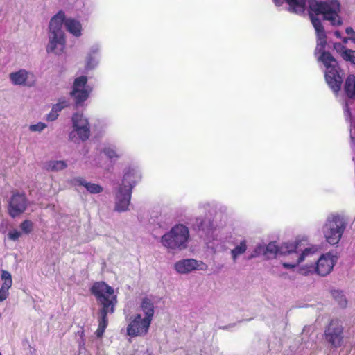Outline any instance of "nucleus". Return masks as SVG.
Wrapping results in <instances>:
<instances>
[{
    "mask_svg": "<svg viewBox=\"0 0 355 355\" xmlns=\"http://www.w3.org/2000/svg\"><path fill=\"white\" fill-rule=\"evenodd\" d=\"M308 3L309 17L316 35L315 56L325 67L326 83L335 95L338 96L343 76L336 60L326 50L327 34L322 20L318 16L321 15L324 20L328 21L333 26H340L343 23L340 15L341 6L338 0H309Z\"/></svg>",
    "mask_w": 355,
    "mask_h": 355,
    "instance_id": "f257e3e1",
    "label": "nucleus"
},
{
    "mask_svg": "<svg viewBox=\"0 0 355 355\" xmlns=\"http://www.w3.org/2000/svg\"><path fill=\"white\" fill-rule=\"evenodd\" d=\"M73 37L83 35V27L80 20L74 17H67L64 11L60 10L50 19L48 26V43L46 51L57 55L63 54L67 45V37L64 30Z\"/></svg>",
    "mask_w": 355,
    "mask_h": 355,
    "instance_id": "f03ea898",
    "label": "nucleus"
},
{
    "mask_svg": "<svg viewBox=\"0 0 355 355\" xmlns=\"http://www.w3.org/2000/svg\"><path fill=\"white\" fill-rule=\"evenodd\" d=\"M319 249L316 245H309L302 250L298 244L284 243L280 248V253L284 255L282 264L286 269L292 270L297 266L300 268L302 264L311 261Z\"/></svg>",
    "mask_w": 355,
    "mask_h": 355,
    "instance_id": "7ed1b4c3",
    "label": "nucleus"
},
{
    "mask_svg": "<svg viewBox=\"0 0 355 355\" xmlns=\"http://www.w3.org/2000/svg\"><path fill=\"white\" fill-rule=\"evenodd\" d=\"M190 234L183 224H176L160 238L162 245L169 252L182 251L188 248Z\"/></svg>",
    "mask_w": 355,
    "mask_h": 355,
    "instance_id": "20e7f679",
    "label": "nucleus"
},
{
    "mask_svg": "<svg viewBox=\"0 0 355 355\" xmlns=\"http://www.w3.org/2000/svg\"><path fill=\"white\" fill-rule=\"evenodd\" d=\"M336 262L337 257L333 252H329L320 255L317 261L313 257L311 261L302 264L298 270L304 275L316 273L320 276H326L332 271Z\"/></svg>",
    "mask_w": 355,
    "mask_h": 355,
    "instance_id": "39448f33",
    "label": "nucleus"
},
{
    "mask_svg": "<svg viewBox=\"0 0 355 355\" xmlns=\"http://www.w3.org/2000/svg\"><path fill=\"white\" fill-rule=\"evenodd\" d=\"M92 293L98 302L102 305L101 312L105 313L114 312V306L117 302V295L112 287L103 282H96L92 287Z\"/></svg>",
    "mask_w": 355,
    "mask_h": 355,
    "instance_id": "423d86ee",
    "label": "nucleus"
},
{
    "mask_svg": "<svg viewBox=\"0 0 355 355\" xmlns=\"http://www.w3.org/2000/svg\"><path fill=\"white\" fill-rule=\"evenodd\" d=\"M71 121L69 139L75 143L87 141L91 136V125L87 116L83 113L76 112L71 116Z\"/></svg>",
    "mask_w": 355,
    "mask_h": 355,
    "instance_id": "0eeeda50",
    "label": "nucleus"
},
{
    "mask_svg": "<svg viewBox=\"0 0 355 355\" xmlns=\"http://www.w3.org/2000/svg\"><path fill=\"white\" fill-rule=\"evenodd\" d=\"M345 229L343 219L336 215L328 217L322 227L326 241L330 245L338 243Z\"/></svg>",
    "mask_w": 355,
    "mask_h": 355,
    "instance_id": "6e6552de",
    "label": "nucleus"
},
{
    "mask_svg": "<svg viewBox=\"0 0 355 355\" xmlns=\"http://www.w3.org/2000/svg\"><path fill=\"white\" fill-rule=\"evenodd\" d=\"M151 322L142 318L141 313L131 315L128 321L127 335L130 337H144L148 333Z\"/></svg>",
    "mask_w": 355,
    "mask_h": 355,
    "instance_id": "1a4fd4ad",
    "label": "nucleus"
},
{
    "mask_svg": "<svg viewBox=\"0 0 355 355\" xmlns=\"http://www.w3.org/2000/svg\"><path fill=\"white\" fill-rule=\"evenodd\" d=\"M87 81L88 78L85 75L77 74L74 78L70 95L77 105H81L89 96L92 88L87 85Z\"/></svg>",
    "mask_w": 355,
    "mask_h": 355,
    "instance_id": "9d476101",
    "label": "nucleus"
},
{
    "mask_svg": "<svg viewBox=\"0 0 355 355\" xmlns=\"http://www.w3.org/2000/svg\"><path fill=\"white\" fill-rule=\"evenodd\" d=\"M8 80L14 86L33 87L36 84L35 74L25 69H19L10 72L8 74Z\"/></svg>",
    "mask_w": 355,
    "mask_h": 355,
    "instance_id": "9b49d317",
    "label": "nucleus"
},
{
    "mask_svg": "<svg viewBox=\"0 0 355 355\" xmlns=\"http://www.w3.org/2000/svg\"><path fill=\"white\" fill-rule=\"evenodd\" d=\"M173 268L178 274L187 275L194 271H206L208 266L200 260L182 259L174 263Z\"/></svg>",
    "mask_w": 355,
    "mask_h": 355,
    "instance_id": "f8f14e48",
    "label": "nucleus"
},
{
    "mask_svg": "<svg viewBox=\"0 0 355 355\" xmlns=\"http://www.w3.org/2000/svg\"><path fill=\"white\" fill-rule=\"evenodd\" d=\"M141 171L137 167H128L124 170L122 184L119 187L132 192V188L141 180Z\"/></svg>",
    "mask_w": 355,
    "mask_h": 355,
    "instance_id": "ddd939ff",
    "label": "nucleus"
},
{
    "mask_svg": "<svg viewBox=\"0 0 355 355\" xmlns=\"http://www.w3.org/2000/svg\"><path fill=\"white\" fill-rule=\"evenodd\" d=\"M343 327L337 321H332L325 331L326 340L333 347L338 348L342 346Z\"/></svg>",
    "mask_w": 355,
    "mask_h": 355,
    "instance_id": "4468645a",
    "label": "nucleus"
},
{
    "mask_svg": "<svg viewBox=\"0 0 355 355\" xmlns=\"http://www.w3.org/2000/svg\"><path fill=\"white\" fill-rule=\"evenodd\" d=\"M0 279V302H2L9 297L13 280L11 273L6 270L1 271Z\"/></svg>",
    "mask_w": 355,
    "mask_h": 355,
    "instance_id": "2eb2a0df",
    "label": "nucleus"
},
{
    "mask_svg": "<svg viewBox=\"0 0 355 355\" xmlns=\"http://www.w3.org/2000/svg\"><path fill=\"white\" fill-rule=\"evenodd\" d=\"M131 191H125L122 188H119L116 193L115 198V210L119 212H123L128 210L130 198Z\"/></svg>",
    "mask_w": 355,
    "mask_h": 355,
    "instance_id": "dca6fc26",
    "label": "nucleus"
},
{
    "mask_svg": "<svg viewBox=\"0 0 355 355\" xmlns=\"http://www.w3.org/2000/svg\"><path fill=\"white\" fill-rule=\"evenodd\" d=\"M100 51L101 46L98 44L92 45L89 48L85 58V69L86 71L94 69L98 67L100 62Z\"/></svg>",
    "mask_w": 355,
    "mask_h": 355,
    "instance_id": "f3484780",
    "label": "nucleus"
},
{
    "mask_svg": "<svg viewBox=\"0 0 355 355\" xmlns=\"http://www.w3.org/2000/svg\"><path fill=\"white\" fill-rule=\"evenodd\" d=\"M26 207V198L22 194H15L10 202V214L15 217L24 211Z\"/></svg>",
    "mask_w": 355,
    "mask_h": 355,
    "instance_id": "a211bd4d",
    "label": "nucleus"
},
{
    "mask_svg": "<svg viewBox=\"0 0 355 355\" xmlns=\"http://www.w3.org/2000/svg\"><path fill=\"white\" fill-rule=\"evenodd\" d=\"M276 6H282L284 0H272ZM289 5V10L295 13H302L306 8V0H284Z\"/></svg>",
    "mask_w": 355,
    "mask_h": 355,
    "instance_id": "6ab92c4d",
    "label": "nucleus"
},
{
    "mask_svg": "<svg viewBox=\"0 0 355 355\" xmlns=\"http://www.w3.org/2000/svg\"><path fill=\"white\" fill-rule=\"evenodd\" d=\"M140 313L142 318L152 322L154 315V306L151 300L148 298H144L140 305Z\"/></svg>",
    "mask_w": 355,
    "mask_h": 355,
    "instance_id": "aec40b11",
    "label": "nucleus"
},
{
    "mask_svg": "<svg viewBox=\"0 0 355 355\" xmlns=\"http://www.w3.org/2000/svg\"><path fill=\"white\" fill-rule=\"evenodd\" d=\"M344 91L350 99H355V76L349 74L344 83Z\"/></svg>",
    "mask_w": 355,
    "mask_h": 355,
    "instance_id": "412c9836",
    "label": "nucleus"
},
{
    "mask_svg": "<svg viewBox=\"0 0 355 355\" xmlns=\"http://www.w3.org/2000/svg\"><path fill=\"white\" fill-rule=\"evenodd\" d=\"M248 248V243L246 240H241L237 242L233 249L231 250L230 254L232 260L235 262L238 258L243 254Z\"/></svg>",
    "mask_w": 355,
    "mask_h": 355,
    "instance_id": "4be33fe9",
    "label": "nucleus"
},
{
    "mask_svg": "<svg viewBox=\"0 0 355 355\" xmlns=\"http://www.w3.org/2000/svg\"><path fill=\"white\" fill-rule=\"evenodd\" d=\"M67 163L63 160H51L46 164L47 170L53 171H59L66 168Z\"/></svg>",
    "mask_w": 355,
    "mask_h": 355,
    "instance_id": "5701e85b",
    "label": "nucleus"
},
{
    "mask_svg": "<svg viewBox=\"0 0 355 355\" xmlns=\"http://www.w3.org/2000/svg\"><path fill=\"white\" fill-rule=\"evenodd\" d=\"M101 314V318L99 320L98 327L95 332V334L97 338H101L105 332V329L107 326V315L108 313H102Z\"/></svg>",
    "mask_w": 355,
    "mask_h": 355,
    "instance_id": "b1692460",
    "label": "nucleus"
},
{
    "mask_svg": "<svg viewBox=\"0 0 355 355\" xmlns=\"http://www.w3.org/2000/svg\"><path fill=\"white\" fill-rule=\"evenodd\" d=\"M102 153L111 159H116L121 156L114 147L110 146L104 147Z\"/></svg>",
    "mask_w": 355,
    "mask_h": 355,
    "instance_id": "393cba45",
    "label": "nucleus"
},
{
    "mask_svg": "<svg viewBox=\"0 0 355 355\" xmlns=\"http://www.w3.org/2000/svg\"><path fill=\"white\" fill-rule=\"evenodd\" d=\"M69 105V99L65 97H62L58 99V102L53 105L52 108L58 113H60L64 108L67 107Z\"/></svg>",
    "mask_w": 355,
    "mask_h": 355,
    "instance_id": "a878e982",
    "label": "nucleus"
},
{
    "mask_svg": "<svg viewBox=\"0 0 355 355\" xmlns=\"http://www.w3.org/2000/svg\"><path fill=\"white\" fill-rule=\"evenodd\" d=\"M265 256L267 258H270V257L277 254L279 248L275 243L272 242L265 245Z\"/></svg>",
    "mask_w": 355,
    "mask_h": 355,
    "instance_id": "bb28decb",
    "label": "nucleus"
},
{
    "mask_svg": "<svg viewBox=\"0 0 355 355\" xmlns=\"http://www.w3.org/2000/svg\"><path fill=\"white\" fill-rule=\"evenodd\" d=\"M85 188L88 192L92 194L99 193L103 191V187L100 184L87 181L85 184Z\"/></svg>",
    "mask_w": 355,
    "mask_h": 355,
    "instance_id": "cd10ccee",
    "label": "nucleus"
},
{
    "mask_svg": "<svg viewBox=\"0 0 355 355\" xmlns=\"http://www.w3.org/2000/svg\"><path fill=\"white\" fill-rule=\"evenodd\" d=\"M345 33L347 35V37L343 38V43L347 44L350 41L355 44V31L354 29L352 27L348 26L345 28Z\"/></svg>",
    "mask_w": 355,
    "mask_h": 355,
    "instance_id": "c85d7f7f",
    "label": "nucleus"
},
{
    "mask_svg": "<svg viewBox=\"0 0 355 355\" xmlns=\"http://www.w3.org/2000/svg\"><path fill=\"white\" fill-rule=\"evenodd\" d=\"M20 228L21 230L22 234H30L33 229V223L32 221L26 220H24L23 223L20 225Z\"/></svg>",
    "mask_w": 355,
    "mask_h": 355,
    "instance_id": "c756f323",
    "label": "nucleus"
},
{
    "mask_svg": "<svg viewBox=\"0 0 355 355\" xmlns=\"http://www.w3.org/2000/svg\"><path fill=\"white\" fill-rule=\"evenodd\" d=\"M342 58L345 61L351 62L355 65V50L349 49L347 51H345Z\"/></svg>",
    "mask_w": 355,
    "mask_h": 355,
    "instance_id": "7c9ffc66",
    "label": "nucleus"
},
{
    "mask_svg": "<svg viewBox=\"0 0 355 355\" xmlns=\"http://www.w3.org/2000/svg\"><path fill=\"white\" fill-rule=\"evenodd\" d=\"M47 125L43 122H38L35 124H31L28 127V130L33 132H41Z\"/></svg>",
    "mask_w": 355,
    "mask_h": 355,
    "instance_id": "2f4dec72",
    "label": "nucleus"
},
{
    "mask_svg": "<svg viewBox=\"0 0 355 355\" xmlns=\"http://www.w3.org/2000/svg\"><path fill=\"white\" fill-rule=\"evenodd\" d=\"M334 297L341 306H345L347 304L346 297L342 292L338 291H335L334 293Z\"/></svg>",
    "mask_w": 355,
    "mask_h": 355,
    "instance_id": "473e14b6",
    "label": "nucleus"
},
{
    "mask_svg": "<svg viewBox=\"0 0 355 355\" xmlns=\"http://www.w3.org/2000/svg\"><path fill=\"white\" fill-rule=\"evenodd\" d=\"M333 46L334 50L341 56V58L343 57L345 51L349 49L340 42H335Z\"/></svg>",
    "mask_w": 355,
    "mask_h": 355,
    "instance_id": "72a5a7b5",
    "label": "nucleus"
},
{
    "mask_svg": "<svg viewBox=\"0 0 355 355\" xmlns=\"http://www.w3.org/2000/svg\"><path fill=\"white\" fill-rule=\"evenodd\" d=\"M21 236V231H19L17 229L11 230L8 234V239L14 241L18 240Z\"/></svg>",
    "mask_w": 355,
    "mask_h": 355,
    "instance_id": "f704fd0d",
    "label": "nucleus"
},
{
    "mask_svg": "<svg viewBox=\"0 0 355 355\" xmlns=\"http://www.w3.org/2000/svg\"><path fill=\"white\" fill-rule=\"evenodd\" d=\"M87 180L82 178H74L71 180V183L73 186H83L85 187Z\"/></svg>",
    "mask_w": 355,
    "mask_h": 355,
    "instance_id": "c9c22d12",
    "label": "nucleus"
},
{
    "mask_svg": "<svg viewBox=\"0 0 355 355\" xmlns=\"http://www.w3.org/2000/svg\"><path fill=\"white\" fill-rule=\"evenodd\" d=\"M59 116V113L55 111L53 108H51V110L50 112L46 115V119L48 121H53L58 119Z\"/></svg>",
    "mask_w": 355,
    "mask_h": 355,
    "instance_id": "e433bc0d",
    "label": "nucleus"
},
{
    "mask_svg": "<svg viewBox=\"0 0 355 355\" xmlns=\"http://www.w3.org/2000/svg\"><path fill=\"white\" fill-rule=\"evenodd\" d=\"M199 219L197 218V223L199 226V227L202 228V230H205L206 228H208L211 225V218H208L205 219L203 221H200L198 223Z\"/></svg>",
    "mask_w": 355,
    "mask_h": 355,
    "instance_id": "4c0bfd02",
    "label": "nucleus"
},
{
    "mask_svg": "<svg viewBox=\"0 0 355 355\" xmlns=\"http://www.w3.org/2000/svg\"><path fill=\"white\" fill-rule=\"evenodd\" d=\"M132 355H150L148 351L144 347L137 349Z\"/></svg>",
    "mask_w": 355,
    "mask_h": 355,
    "instance_id": "58836bf2",
    "label": "nucleus"
},
{
    "mask_svg": "<svg viewBox=\"0 0 355 355\" xmlns=\"http://www.w3.org/2000/svg\"><path fill=\"white\" fill-rule=\"evenodd\" d=\"M265 245H258L254 250V255H252V257L258 256L259 254H264L265 255Z\"/></svg>",
    "mask_w": 355,
    "mask_h": 355,
    "instance_id": "ea45409f",
    "label": "nucleus"
},
{
    "mask_svg": "<svg viewBox=\"0 0 355 355\" xmlns=\"http://www.w3.org/2000/svg\"><path fill=\"white\" fill-rule=\"evenodd\" d=\"M343 109H344V113H345V116L346 119L351 121L352 116H351V113L349 112V105H348L347 103H346L345 104Z\"/></svg>",
    "mask_w": 355,
    "mask_h": 355,
    "instance_id": "a19ab883",
    "label": "nucleus"
},
{
    "mask_svg": "<svg viewBox=\"0 0 355 355\" xmlns=\"http://www.w3.org/2000/svg\"><path fill=\"white\" fill-rule=\"evenodd\" d=\"M209 207H210V205L209 203H204V204L200 205L199 209H200V212L202 214Z\"/></svg>",
    "mask_w": 355,
    "mask_h": 355,
    "instance_id": "79ce46f5",
    "label": "nucleus"
},
{
    "mask_svg": "<svg viewBox=\"0 0 355 355\" xmlns=\"http://www.w3.org/2000/svg\"><path fill=\"white\" fill-rule=\"evenodd\" d=\"M333 34L336 38L340 39L343 41V38L344 37L342 36V33L340 31L336 30L334 31Z\"/></svg>",
    "mask_w": 355,
    "mask_h": 355,
    "instance_id": "37998d69",
    "label": "nucleus"
},
{
    "mask_svg": "<svg viewBox=\"0 0 355 355\" xmlns=\"http://www.w3.org/2000/svg\"><path fill=\"white\" fill-rule=\"evenodd\" d=\"M350 136H351L352 141H354V137H353V133H352V130H350Z\"/></svg>",
    "mask_w": 355,
    "mask_h": 355,
    "instance_id": "c03bdc74",
    "label": "nucleus"
},
{
    "mask_svg": "<svg viewBox=\"0 0 355 355\" xmlns=\"http://www.w3.org/2000/svg\"><path fill=\"white\" fill-rule=\"evenodd\" d=\"M0 355H2L1 353H0Z\"/></svg>",
    "mask_w": 355,
    "mask_h": 355,
    "instance_id": "a18cd8bd",
    "label": "nucleus"
}]
</instances>
